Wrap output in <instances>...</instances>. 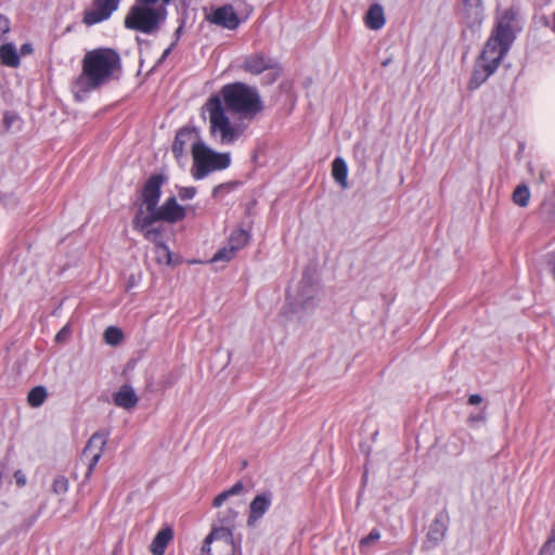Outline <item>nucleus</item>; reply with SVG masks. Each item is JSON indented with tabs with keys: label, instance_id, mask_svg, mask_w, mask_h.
I'll list each match as a JSON object with an SVG mask.
<instances>
[{
	"label": "nucleus",
	"instance_id": "f257e3e1",
	"mask_svg": "<svg viewBox=\"0 0 555 555\" xmlns=\"http://www.w3.org/2000/svg\"><path fill=\"white\" fill-rule=\"evenodd\" d=\"M220 93L222 101L219 96H212L205 104L210 133L220 139L238 138L262 111L260 95L256 88L243 82L225 85Z\"/></svg>",
	"mask_w": 555,
	"mask_h": 555
},
{
	"label": "nucleus",
	"instance_id": "f03ea898",
	"mask_svg": "<svg viewBox=\"0 0 555 555\" xmlns=\"http://www.w3.org/2000/svg\"><path fill=\"white\" fill-rule=\"evenodd\" d=\"M166 178L163 175H153L144 183L140 193V205L133 217L134 230L153 231L155 222L164 221L177 223L186 216L185 208L178 204L175 196L168 197L163 205L158 206L162 196V186Z\"/></svg>",
	"mask_w": 555,
	"mask_h": 555
},
{
	"label": "nucleus",
	"instance_id": "7ed1b4c3",
	"mask_svg": "<svg viewBox=\"0 0 555 555\" xmlns=\"http://www.w3.org/2000/svg\"><path fill=\"white\" fill-rule=\"evenodd\" d=\"M121 70L119 54L109 48L88 51L82 59V70L74 83L76 98L108 83L117 78Z\"/></svg>",
	"mask_w": 555,
	"mask_h": 555
},
{
	"label": "nucleus",
	"instance_id": "20e7f679",
	"mask_svg": "<svg viewBox=\"0 0 555 555\" xmlns=\"http://www.w3.org/2000/svg\"><path fill=\"white\" fill-rule=\"evenodd\" d=\"M172 0H135L125 16V27L142 34L152 35L165 23L167 5Z\"/></svg>",
	"mask_w": 555,
	"mask_h": 555
},
{
	"label": "nucleus",
	"instance_id": "39448f33",
	"mask_svg": "<svg viewBox=\"0 0 555 555\" xmlns=\"http://www.w3.org/2000/svg\"><path fill=\"white\" fill-rule=\"evenodd\" d=\"M192 157L191 175L195 180H203L214 171L224 170L231 164L229 153L215 152L203 141H196L193 144Z\"/></svg>",
	"mask_w": 555,
	"mask_h": 555
},
{
	"label": "nucleus",
	"instance_id": "423d86ee",
	"mask_svg": "<svg viewBox=\"0 0 555 555\" xmlns=\"http://www.w3.org/2000/svg\"><path fill=\"white\" fill-rule=\"evenodd\" d=\"M514 40L508 23L499 22L482 50L480 61L498 69Z\"/></svg>",
	"mask_w": 555,
	"mask_h": 555
},
{
	"label": "nucleus",
	"instance_id": "0eeeda50",
	"mask_svg": "<svg viewBox=\"0 0 555 555\" xmlns=\"http://www.w3.org/2000/svg\"><path fill=\"white\" fill-rule=\"evenodd\" d=\"M241 550V542H234L229 530H211L206 537L202 552L207 555H234Z\"/></svg>",
	"mask_w": 555,
	"mask_h": 555
},
{
	"label": "nucleus",
	"instance_id": "6e6552de",
	"mask_svg": "<svg viewBox=\"0 0 555 555\" xmlns=\"http://www.w3.org/2000/svg\"><path fill=\"white\" fill-rule=\"evenodd\" d=\"M109 438V433L107 430H99L95 431L88 440L83 451H82V460L87 463L88 470L87 477H89L95 466L98 465L104 449L107 444Z\"/></svg>",
	"mask_w": 555,
	"mask_h": 555
},
{
	"label": "nucleus",
	"instance_id": "1a4fd4ad",
	"mask_svg": "<svg viewBox=\"0 0 555 555\" xmlns=\"http://www.w3.org/2000/svg\"><path fill=\"white\" fill-rule=\"evenodd\" d=\"M244 70L253 75L266 74V83H272L279 76V70L274 66V62L262 53H254L245 57L243 64Z\"/></svg>",
	"mask_w": 555,
	"mask_h": 555
},
{
	"label": "nucleus",
	"instance_id": "9d476101",
	"mask_svg": "<svg viewBox=\"0 0 555 555\" xmlns=\"http://www.w3.org/2000/svg\"><path fill=\"white\" fill-rule=\"evenodd\" d=\"M121 0H94L93 7L85 12L83 23L88 26L101 23L118 9Z\"/></svg>",
	"mask_w": 555,
	"mask_h": 555
},
{
	"label": "nucleus",
	"instance_id": "9b49d317",
	"mask_svg": "<svg viewBox=\"0 0 555 555\" xmlns=\"http://www.w3.org/2000/svg\"><path fill=\"white\" fill-rule=\"evenodd\" d=\"M211 24L234 30L240 25V18L231 4H224L215 9L206 16Z\"/></svg>",
	"mask_w": 555,
	"mask_h": 555
},
{
	"label": "nucleus",
	"instance_id": "f8f14e48",
	"mask_svg": "<svg viewBox=\"0 0 555 555\" xmlns=\"http://www.w3.org/2000/svg\"><path fill=\"white\" fill-rule=\"evenodd\" d=\"M272 504V493L269 491L257 494L249 504L247 518L248 527H256L260 519L270 509Z\"/></svg>",
	"mask_w": 555,
	"mask_h": 555
},
{
	"label": "nucleus",
	"instance_id": "ddd939ff",
	"mask_svg": "<svg viewBox=\"0 0 555 555\" xmlns=\"http://www.w3.org/2000/svg\"><path fill=\"white\" fill-rule=\"evenodd\" d=\"M146 241L155 244V258L157 263L170 266L172 262L171 251L169 247L163 242V230L156 229L153 231L137 230Z\"/></svg>",
	"mask_w": 555,
	"mask_h": 555
},
{
	"label": "nucleus",
	"instance_id": "4468645a",
	"mask_svg": "<svg viewBox=\"0 0 555 555\" xmlns=\"http://www.w3.org/2000/svg\"><path fill=\"white\" fill-rule=\"evenodd\" d=\"M460 14L468 27L480 26L483 18L482 0H462Z\"/></svg>",
	"mask_w": 555,
	"mask_h": 555
},
{
	"label": "nucleus",
	"instance_id": "2eb2a0df",
	"mask_svg": "<svg viewBox=\"0 0 555 555\" xmlns=\"http://www.w3.org/2000/svg\"><path fill=\"white\" fill-rule=\"evenodd\" d=\"M448 530L447 516L440 514L436 516L429 526L426 540L424 542L425 547L431 548L438 545L444 539Z\"/></svg>",
	"mask_w": 555,
	"mask_h": 555
},
{
	"label": "nucleus",
	"instance_id": "dca6fc26",
	"mask_svg": "<svg viewBox=\"0 0 555 555\" xmlns=\"http://www.w3.org/2000/svg\"><path fill=\"white\" fill-rule=\"evenodd\" d=\"M113 402L118 408L131 410L138 404L139 397L135 393L133 387L126 384L122 385L116 392H114Z\"/></svg>",
	"mask_w": 555,
	"mask_h": 555
},
{
	"label": "nucleus",
	"instance_id": "f3484780",
	"mask_svg": "<svg viewBox=\"0 0 555 555\" xmlns=\"http://www.w3.org/2000/svg\"><path fill=\"white\" fill-rule=\"evenodd\" d=\"M238 512L234 508H227L218 513L217 520L214 522L211 530H229L233 534L236 528Z\"/></svg>",
	"mask_w": 555,
	"mask_h": 555
},
{
	"label": "nucleus",
	"instance_id": "a211bd4d",
	"mask_svg": "<svg viewBox=\"0 0 555 555\" xmlns=\"http://www.w3.org/2000/svg\"><path fill=\"white\" fill-rule=\"evenodd\" d=\"M173 539V530L171 527L167 526L162 528L156 535L154 537L151 545L150 552L153 555H164L167 545Z\"/></svg>",
	"mask_w": 555,
	"mask_h": 555
},
{
	"label": "nucleus",
	"instance_id": "6ab92c4d",
	"mask_svg": "<svg viewBox=\"0 0 555 555\" xmlns=\"http://www.w3.org/2000/svg\"><path fill=\"white\" fill-rule=\"evenodd\" d=\"M496 69L492 65L479 62L475 67L468 82V88L475 90L479 88Z\"/></svg>",
	"mask_w": 555,
	"mask_h": 555
},
{
	"label": "nucleus",
	"instance_id": "aec40b11",
	"mask_svg": "<svg viewBox=\"0 0 555 555\" xmlns=\"http://www.w3.org/2000/svg\"><path fill=\"white\" fill-rule=\"evenodd\" d=\"M366 25L373 30L380 29L385 25L384 9L380 4L374 3L366 14Z\"/></svg>",
	"mask_w": 555,
	"mask_h": 555
},
{
	"label": "nucleus",
	"instance_id": "412c9836",
	"mask_svg": "<svg viewBox=\"0 0 555 555\" xmlns=\"http://www.w3.org/2000/svg\"><path fill=\"white\" fill-rule=\"evenodd\" d=\"M332 176L334 180L343 188L348 186V166L343 157H336L332 164Z\"/></svg>",
	"mask_w": 555,
	"mask_h": 555
},
{
	"label": "nucleus",
	"instance_id": "4be33fe9",
	"mask_svg": "<svg viewBox=\"0 0 555 555\" xmlns=\"http://www.w3.org/2000/svg\"><path fill=\"white\" fill-rule=\"evenodd\" d=\"M0 61L8 67H18L20 56L13 43H4L0 47Z\"/></svg>",
	"mask_w": 555,
	"mask_h": 555
},
{
	"label": "nucleus",
	"instance_id": "5701e85b",
	"mask_svg": "<svg viewBox=\"0 0 555 555\" xmlns=\"http://www.w3.org/2000/svg\"><path fill=\"white\" fill-rule=\"evenodd\" d=\"M530 190L526 183L517 185L514 190L512 198L515 205L519 207H527L530 202Z\"/></svg>",
	"mask_w": 555,
	"mask_h": 555
},
{
	"label": "nucleus",
	"instance_id": "b1692460",
	"mask_svg": "<svg viewBox=\"0 0 555 555\" xmlns=\"http://www.w3.org/2000/svg\"><path fill=\"white\" fill-rule=\"evenodd\" d=\"M47 397V389L43 386H36L28 392L27 402L33 408H39L43 404Z\"/></svg>",
	"mask_w": 555,
	"mask_h": 555
},
{
	"label": "nucleus",
	"instance_id": "393cba45",
	"mask_svg": "<svg viewBox=\"0 0 555 555\" xmlns=\"http://www.w3.org/2000/svg\"><path fill=\"white\" fill-rule=\"evenodd\" d=\"M244 489L242 481L235 482L230 489L219 493L212 502L214 507H220L230 496L240 494Z\"/></svg>",
	"mask_w": 555,
	"mask_h": 555
},
{
	"label": "nucleus",
	"instance_id": "a878e982",
	"mask_svg": "<svg viewBox=\"0 0 555 555\" xmlns=\"http://www.w3.org/2000/svg\"><path fill=\"white\" fill-rule=\"evenodd\" d=\"M248 240H249L248 232H246L243 229H238V230L233 231V233L231 234V236L229 238L228 244L231 247L235 248V250L237 251L248 243Z\"/></svg>",
	"mask_w": 555,
	"mask_h": 555
},
{
	"label": "nucleus",
	"instance_id": "bb28decb",
	"mask_svg": "<svg viewBox=\"0 0 555 555\" xmlns=\"http://www.w3.org/2000/svg\"><path fill=\"white\" fill-rule=\"evenodd\" d=\"M124 339L122 331L117 326H108L104 332V340L109 346H117Z\"/></svg>",
	"mask_w": 555,
	"mask_h": 555
},
{
	"label": "nucleus",
	"instance_id": "cd10ccee",
	"mask_svg": "<svg viewBox=\"0 0 555 555\" xmlns=\"http://www.w3.org/2000/svg\"><path fill=\"white\" fill-rule=\"evenodd\" d=\"M236 186H237V182H233V181L218 184L212 190V197L222 199L229 193L233 192Z\"/></svg>",
	"mask_w": 555,
	"mask_h": 555
},
{
	"label": "nucleus",
	"instance_id": "c85d7f7f",
	"mask_svg": "<svg viewBox=\"0 0 555 555\" xmlns=\"http://www.w3.org/2000/svg\"><path fill=\"white\" fill-rule=\"evenodd\" d=\"M528 169L532 175L533 182L537 184L544 183L551 176V172L545 167L533 168L531 164H528Z\"/></svg>",
	"mask_w": 555,
	"mask_h": 555
},
{
	"label": "nucleus",
	"instance_id": "c756f323",
	"mask_svg": "<svg viewBox=\"0 0 555 555\" xmlns=\"http://www.w3.org/2000/svg\"><path fill=\"white\" fill-rule=\"evenodd\" d=\"M237 251L229 244L223 248L219 249L211 258V262L218 261H230Z\"/></svg>",
	"mask_w": 555,
	"mask_h": 555
},
{
	"label": "nucleus",
	"instance_id": "7c9ffc66",
	"mask_svg": "<svg viewBox=\"0 0 555 555\" xmlns=\"http://www.w3.org/2000/svg\"><path fill=\"white\" fill-rule=\"evenodd\" d=\"M68 479L64 476H59L53 480L52 490L56 494H65L68 490Z\"/></svg>",
	"mask_w": 555,
	"mask_h": 555
},
{
	"label": "nucleus",
	"instance_id": "2f4dec72",
	"mask_svg": "<svg viewBox=\"0 0 555 555\" xmlns=\"http://www.w3.org/2000/svg\"><path fill=\"white\" fill-rule=\"evenodd\" d=\"M198 138H199V132L195 127H183L177 132L175 139L180 140V139H198Z\"/></svg>",
	"mask_w": 555,
	"mask_h": 555
},
{
	"label": "nucleus",
	"instance_id": "473e14b6",
	"mask_svg": "<svg viewBox=\"0 0 555 555\" xmlns=\"http://www.w3.org/2000/svg\"><path fill=\"white\" fill-rule=\"evenodd\" d=\"M555 553V529H552L551 537L545 541L539 555H554Z\"/></svg>",
	"mask_w": 555,
	"mask_h": 555
},
{
	"label": "nucleus",
	"instance_id": "72a5a7b5",
	"mask_svg": "<svg viewBox=\"0 0 555 555\" xmlns=\"http://www.w3.org/2000/svg\"><path fill=\"white\" fill-rule=\"evenodd\" d=\"M380 539V532L378 529H372L371 532L361 539L360 545L362 547L369 546L371 543L376 542Z\"/></svg>",
	"mask_w": 555,
	"mask_h": 555
},
{
	"label": "nucleus",
	"instance_id": "f704fd0d",
	"mask_svg": "<svg viewBox=\"0 0 555 555\" xmlns=\"http://www.w3.org/2000/svg\"><path fill=\"white\" fill-rule=\"evenodd\" d=\"M178 195L180 199L188 201L192 199L196 195V188L194 186H183L178 191Z\"/></svg>",
	"mask_w": 555,
	"mask_h": 555
},
{
	"label": "nucleus",
	"instance_id": "c9c22d12",
	"mask_svg": "<svg viewBox=\"0 0 555 555\" xmlns=\"http://www.w3.org/2000/svg\"><path fill=\"white\" fill-rule=\"evenodd\" d=\"M10 31V21L8 17L0 15V40Z\"/></svg>",
	"mask_w": 555,
	"mask_h": 555
},
{
	"label": "nucleus",
	"instance_id": "e433bc0d",
	"mask_svg": "<svg viewBox=\"0 0 555 555\" xmlns=\"http://www.w3.org/2000/svg\"><path fill=\"white\" fill-rule=\"evenodd\" d=\"M14 479H15V483L22 488L24 486H26L27 483V477L25 475V473L21 469H17L15 473H14Z\"/></svg>",
	"mask_w": 555,
	"mask_h": 555
},
{
	"label": "nucleus",
	"instance_id": "4c0bfd02",
	"mask_svg": "<svg viewBox=\"0 0 555 555\" xmlns=\"http://www.w3.org/2000/svg\"><path fill=\"white\" fill-rule=\"evenodd\" d=\"M18 122V118L14 114H5L4 116V124L8 128L13 126L14 124Z\"/></svg>",
	"mask_w": 555,
	"mask_h": 555
},
{
	"label": "nucleus",
	"instance_id": "58836bf2",
	"mask_svg": "<svg viewBox=\"0 0 555 555\" xmlns=\"http://www.w3.org/2000/svg\"><path fill=\"white\" fill-rule=\"evenodd\" d=\"M69 334V330L67 326H64L55 336V340L56 341H62L64 340L67 335Z\"/></svg>",
	"mask_w": 555,
	"mask_h": 555
},
{
	"label": "nucleus",
	"instance_id": "ea45409f",
	"mask_svg": "<svg viewBox=\"0 0 555 555\" xmlns=\"http://www.w3.org/2000/svg\"><path fill=\"white\" fill-rule=\"evenodd\" d=\"M482 402V397L478 393L470 395L468 398V403L473 405H477Z\"/></svg>",
	"mask_w": 555,
	"mask_h": 555
},
{
	"label": "nucleus",
	"instance_id": "a19ab883",
	"mask_svg": "<svg viewBox=\"0 0 555 555\" xmlns=\"http://www.w3.org/2000/svg\"><path fill=\"white\" fill-rule=\"evenodd\" d=\"M486 420V416L483 413H480V414H476V415H470L468 417V422L469 423H477V422H483Z\"/></svg>",
	"mask_w": 555,
	"mask_h": 555
},
{
	"label": "nucleus",
	"instance_id": "79ce46f5",
	"mask_svg": "<svg viewBox=\"0 0 555 555\" xmlns=\"http://www.w3.org/2000/svg\"><path fill=\"white\" fill-rule=\"evenodd\" d=\"M33 52V47L30 43H24L22 47H21V54L22 55H27V54H30Z\"/></svg>",
	"mask_w": 555,
	"mask_h": 555
},
{
	"label": "nucleus",
	"instance_id": "37998d69",
	"mask_svg": "<svg viewBox=\"0 0 555 555\" xmlns=\"http://www.w3.org/2000/svg\"><path fill=\"white\" fill-rule=\"evenodd\" d=\"M314 306V297L313 296H310V297H307L304 301H302V307L304 308H311Z\"/></svg>",
	"mask_w": 555,
	"mask_h": 555
},
{
	"label": "nucleus",
	"instance_id": "c03bdc74",
	"mask_svg": "<svg viewBox=\"0 0 555 555\" xmlns=\"http://www.w3.org/2000/svg\"><path fill=\"white\" fill-rule=\"evenodd\" d=\"M175 46H176V42H172V43L170 44V47H168V48L164 51V53H163V55H162V57H160V60H159L160 62H162V61H164V60H165V59H166V57L171 53V51H172V49L175 48Z\"/></svg>",
	"mask_w": 555,
	"mask_h": 555
},
{
	"label": "nucleus",
	"instance_id": "a18cd8bd",
	"mask_svg": "<svg viewBox=\"0 0 555 555\" xmlns=\"http://www.w3.org/2000/svg\"><path fill=\"white\" fill-rule=\"evenodd\" d=\"M182 29H183V27H182V26H179V27L177 28V30H176V33H175L176 39H175V41H173V42H176V43L178 42V40H179V38H180V35H181V33H182Z\"/></svg>",
	"mask_w": 555,
	"mask_h": 555
},
{
	"label": "nucleus",
	"instance_id": "49530a36",
	"mask_svg": "<svg viewBox=\"0 0 555 555\" xmlns=\"http://www.w3.org/2000/svg\"><path fill=\"white\" fill-rule=\"evenodd\" d=\"M389 62H390L389 60H386V61H384V62H383V64H382V65H383V66H387V65L389 64Z\"/></svg>",
	"mask_w": 555,
	"mask_h": 555
},
{
	"label": "nucleus",
	"instance_id": "de8ad7c7",
	"mask_svg": "<svg viewBox=\"0 0 555 555\" xmlns=\"http://www.w3.org/2000/svg\"><path fill=\"white\" fill-rule=\"evenodd\" d=\"M179 143H180V146H179V149H182V145H183V141H179Z\"/></svg>",
	"mask_w": 555,
	"mask_h": 555
}]
</instances>
